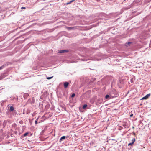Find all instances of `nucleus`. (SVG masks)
Here are the masks:
<instances>
[{
    "instance_id": "obj_1",
    "label": "nucleus",
    "mask_w": 151,
    "mask_h": 151,
    "mask_svg": "<svg viewBox=\"0 0 151 151\" xmlns=\"http://www.w3.org/2000/svg\"><path fill=\"white\" fill-rule=\"evenodd\" d=\"M150 95V94H147L145 96L142 98V100L147 99Z\"/></svg>"
},
{
    "instance_id": "obj_2",
    "label": "nucleus",
    "mask_w": 151,
    "mask_h": 151,
    "mask_svg": "<svg viewBox=\"0 0 151 151\" xmlns=\"http://www.w3.org/2000/svg\"><path fill=\"white\" fill-rule=\"evenodd\" d=\"M69 85V83L68 82H65L64 83V87L65 88H66Z\"/></svg>"
},
{
    "instance_id": "obj_3",
    "label": "nucleus",
    "mask_w": 151,
    "mask_h": 151,
    "mask_svg": "<svg viewBox=\"0 0 151 151\" xmlns=\"http://www.w3.org/2000/svg\"><path fill=\"white\" fill-rule=\"evenodd\" d=\"M68 52V51L65 50H60L59 51V53H64V52Z\"/></svg>"
},
{
    "instance_id": "obj_4",
    "label": "nucleus",
    "mask_w": 151,
    "mask_h": 151,
    "mask_svg": "<svg viewBox=\"0 0 151 151\" xmlns=\"http://www.w3.org/2000/svg\"><path fill=\"white\" fill-rule=\"evenodd\" d=\"M11 111H13L14 110V108L13 106H11L9 109Z\"/></svg>"
},
{
    "instance_id": "obj_5",
    "label": "nucleus",
    "mask_w": 151,
    "mask_h": 151,
    "mask_svg": "<svg viewBox=\"0 0 151 151\" xmlns=\"http://www.w3.org/2000/svg\"><path fill=\"white\" fill-rule=\"evenodd\" d=\"M74 28V27H67V29L69 30L73 29Z\"/></svg>"
},
{
    "instance_id": "obj_6",
    "label": "nucleus",
    "mask_w": 151,
    "mask_h": 151,
    "mask_svg": "<svg viewBox=\"0 0 151 151\" xmlns=\"http://www.w3.org/2000/svg\"><path fill=\"white\" fill-rule=\"evenodd\" d=\"M29 95L28 93H26L24 94V98H26L29 96Z\"/></svg>"
},
{
    "instance_id": "obj_7",
    "label": "nucleus",
    "mask_w": 151,
    "mask_h": 151,
    "mask_svg": "<svg viewBox=\"0 0 151 151\" xmlns=\"http://www.w3.org/2000/svg\"><path fill=\"white\" fill-rule=\"evenodd\" d=\"M66 137L65 136H63L61 137L60 140H62L64 139Z\"/></svg>"
},
{
    "instance_id": "obj_8",
    "label": "nucleus",
    "mask_w": 151,
    "mask_h": 151,
    "mask_svg": "<svg viewBox=\"0 0 151 151\" xmlns=\"http://www.w3.org/2000/svg\"><path fill=\"white\" fill-rule=\"evenodd\" d=\"M87 106V105L86 104H84L83 107V109H84L86 108Z\"/></svg>"
},
{
    "instance_id": "obj_9",
    "label": "nucleus",
    "mask_w": 151,
    "mask_h": 151,
    "mask_svg": "<svg viewBox=\"0 0 151 151\" xmlns=\"http://www.w3.org/2000/svg\"><path fill=\"white\" fill-rule=\"evenodd\" d=\"M53 77V76H52V77H47V79L49 80V79H50L52 78Z\"/></svg>"
},
{
    "instance_id": "obj_10",
    "label": "nucleus",
    "mask_w": 151,
    "mask_h": 151,
    "mask_svg": "<svg viewBox=\"0 0 151 151\" xmlns=\"http://www.w3.org/2000/svg\"><path fill=\"white\" fill-rule=\"evenodd\" d=\"M110 97L108 95H106L105 96V98L106 99H107L108 98H109Z\"/></svg>"
},
{
    "instance_id": "obj_11",
    "label": "nucleus",
    "mask_w": 151,
    "mask_h": 151,
    "mask_svg": "<svg viewBox=\"0 0 151 151\" xmlns=\"http://www.w3.org/2000/svg\"><path fill=\"white\" fill-rule=\"evenodd\" d=\"M38 118H38L35 122V123L36 124H37V121L38 119Z\"/></svg>"
},
{
    "instance_id": "obj_12",
    "label": "nucleus",
    "mask_w": 151,
    "mask_h": 151,
    "mask_svg": "<svg viewBox=\"0 0 151 151\" xmlns=\"http://www.w3.org/2000/svg\"><path fill=\"white\" fill-rule=\"evenodd\" d=\"M28 134V132H26L24 134V136L25 137L27 136Z\"/></svg>"
},
{
    "instance_id": "obj_13",
    "label": "nucleus",
    "mask_w": 151,
    "mask_h": 151,
    "mask_svg": "<svg viewBox=\"0 0 151 151\" xmlns=\"http://www.w3.org/2000/svg\"><path fill=\"white\" fill-rule=\"evenodd\" d=\"M134 143H133V142H132L131 143H129L128 144V146H130V145H132V144H133Z\"/></svg>"
},
{
    "instance_id": "obj_14",
    "label": "nucleus",
    "mask_w": 151,
    "mask_h": 151,
    "mask_svg": "<svg viewBox=\"0 0 151 151\" xmlns=\"http://www.w3.org/2000/svg\"><path fill=\"white\" fill-rule=\"evenodd\" d=\"M134 143H133V142H132L131 143H129L128 144V146H130V145H132V144H133Z\"/></svg>"
},
{
    "instance_id": "obj_15",
    "label": "nucleus",
    "mask_w": 151,
    "mask_h": 151,
    "mask_svg": "<svg viewBox=\"0 0 151 151\" xmlns=\"http://www.w3.org/2000/svg\"><path fill=\"white\" fill-rule=\"evenodd\" d=\"M135 141V139L134 138L133 139H132V142H133V143H134V142Z\"/></svg>"
},
{
    "instance_id": "obj_16",
    "label": "nucleus",
    "mask_w": 151,
    "mask_h": 151,
    "mask_svg": "<svg viewBox=\"0 0 151 151\" xmlns=\"http://www.w3.org/2000/svg\"><path fill=\"white\" fill-rule=\"evenodd\" d=\"M75 96V93H73L71 95V97H73Z\"/></svg>"
},
{
    "instance_id": "obj_17",
    "label": "nucleus",
    "mask_w": 151,
    "mask_h": 151,
    "mask_svg": "<svg viewBox=\"0 0 151 151\" xmlns=\"http://www.w3.org/2000/svg\"><path fill=\"white\" fill-rule=\"evenodd\" d=\"M3 68H4V66L3 65L2 66H1V67H0V70H1V69H3Z\"/></svg>"
},
{
    "instance_id": "obj_18",
    "label": "nucleus",
    "mask_w": 151,
    "mask_h": 151,
    "mask_svg": "<svg viewBox=\"0 0 151 151\" xmlns=\"http://www.w3.org/2000/svg\"><path fill=\"white\" fill-rule=\"evenodd\" d=\"M21 9H25V7H21Z\"/></svg>"
},
{
    "instance_id": "obj_19",
    "label": "nucleus",
    "mask_w": 151,
    "mask_h": 151,
    "mask_svg": "<svg viewBox=\"0 0 151 151\" xmlns=\"http://www.w3.org/2000/svg\"><path fill=\"white\" fill-rule=\"evenodd\" d=\"M133 116V114H131L130 115V117H132Z\"/></svg>"
},
{
    "instance_id": "obj_20",
    "label": "nucleus",
    "mask_w": 151,
    "mask_h": 151,
    "mask_svg": "<svg viewBox=\"0 0 151 151\" xmlns=\"http://www.w3.org/2000/svg\"><path fill=\"white\" fill-rule=\"evenodd\" d=\"M74 1H75V0H72L71 1H70V2L71 3L72 2Z\"/></svg>"
},
{
    "instance_id": "obj_21",
    "label": "nucleus",
    "mask_w": 151,
    "mask_h": 151,
    "mask_svg": "<svg viewBox=\"0 0 151 151\" xmlns=\"http://www.w3.org/2000/svg\"><path fill=\"white\" fill-rule=\"evenodd\" d=\"M71 3L70 2H69V3H68L67 4H70Z\"/></svg>"
},
{
    "instance_id": "obj_22",
    "label": "nucleus",
    "mask_w": 151,
    "mask_h": 151,
    "mask_svg": "<svg viewBox=\"0 0 151 151\" xmlns=\"http://www.w3.org/2000/svg\"><path fill=\"white\" fill-rule=\"evenodd\" d=\"M99 99L101 100V102L102 101V99Z\"/></svg>"
},
{
    "instance_id": "obj_23",
    "label": "nucleus",
    "mask_w": 151,
    "mask_h": 151,
    "mask_svg": "<svg viewBox=\"0 0 151 151\" xmlns=\"http://www.w3.org/2000/svg\"><path fill=\"white\" fill-rule=\"evenodd\" d=\"M133 134L134 135H135V133H134Z\"/></svg>"
},
{
    "instance_id": "obj_24",
    "label": "nucleus",
    "mask_w": 151,
    "mask_h": 151,
    "mask_svg": "<svg viewBox=\"0 0 151 151\" xmlns=\"http://www.w3.org/2000/svg\"><path fill=\"white\" fill-rule=\"evenodd\" d=\"M128 43H129V44H130L131 43L130 42H129Z\"/></svg>"
}]
</instances>
